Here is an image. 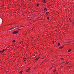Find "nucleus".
Listing matches in <instances>:
<instances>
[{
  "instance_id": "obj_1",
  "label": "nucleus",
  "mask_w": 74,
  "mask_h": 74,
  "mask_svg": "<svg viewBox=\"0 0 74 74\" xmlns=\"http://www.w3.org/2000/svg\"><path fill=\"white\" fill-rule=\"evenodd\" d=\"M54 67H55L54 66H52V67H51L50 69H49V70H51V69H52V68L53 69H54V71H53V72H55V71H56V70H55L56 68H54Z\"/></svg>"
},
{
  "instance_id": "obj_2",
  "label": "nucleus",
  "mask_w": 74,
  "mask_h": 74,
  "mask_svg": "<svg viewBox=\"0 0 74 74\" xmlns=\"http://www.w3.org/2000/svg\"><path fill=\"white\" fill-rule=\"evenodd\" d=\"M15 29V28H11V29L8 30V32H11V31H12V30H13L15 29Z\"/></svg>"
},
{
  "instance_id": "obj_3",
  "label": "nucleus",
  "mask_w": 74,
  "mask_h": 74,
  "mask_svg": "<svg viewBox=\"0 0 74 74\" xmlns=\"http://www.w3.org/2000/svg\"><path fill=\"white\" fill-rule=\"evenodd\" d=\"M18 32V31H14L13 32V34H16Z\"/></svg>"
},
{
  "instance_id": "obj_4",
  "label": "nucleus",
  "mask_w": 74,
  "mask_h": 74,
  "mask_svg": "<svg viewBox=\"0 0 74 74\" xmlns=\"http://www.w3.org/2000/svg\"><path fill=\"white\" fill-rule=\"evenodd\" d=\"M30 67H29L28 69H27V70L26 71V72H28L30 71Z\"/></svg>"
},
{
  "instance_id": "obj_5",
  "label": "nucleus",
  "mask_w": 74,
  "mask_h": 74,
  "mask_svg": "<svg viewBox=\"0 0 74 74\" xmlns=\"http://www.w3.org/2000/svg\"><path fill=\"white\" fill-rule=\"evenodd\" d=\"M64 47V45L62 46H61L59 48L60 49H62V48H63Z\"/></svg>"
},
{
  "instance_id": "obj_6",
  "label": "nucleus",
  "mask_w": 74,
  "mask_h": 74,
  "mask_svg": "<svg viewBox=\"0 0 74 74\" xmlns=\"http://www.w3.org/2000/svg\"><path fill=\"white\" fill-rule=\"evenodd\" d=\"M46 1L44 0H43V1L42 0V3H46V2H45Z\"/></svg>"
},
{
  "instance_id": "obj_7",
  "label": "nucleus",
  "mask_w": 74,
  "mask_h": 74,
  "mask_svg": "<svg viewBox=\"0 0 74 74\" xmlns=\"http://www.w3.org/2000/svg\"><path fill=\"white\" fill-rule=\"evenodd\" d=\"M71 51V49H70L68 50V52H70Z\"/></svg>"
},
{
  "instance_id": "obj_8",
  "label": "nucleus",
  "mask_w": 74,
  "mask_h": 74,
  "mask_svg": "<svg viewBox=\"0 0 74 74\" xmlns=\"http://www.w3.org/2000/svg\"><path fill=\"white\" fill-rule=\"evenodd\" d=\"M44 11H47V8H44Z\"/></svg>"
},
{
  "instance_id": "obj_9",
  "label": "nucleus",
  "mask_w": 74,
  "mask_h": 74,
  "mask_svg": "<svg viewBox=\"0 0 74 74\" xmlns=\"http://www.w3.org/2000/svg\"><path fill=\"white\" fill-rule=\"evenodd\" d=\"M23 72V71H21L19 73L20 74H22V73Z\"/></svg>"
},
{
  "instance_id": "obj_10",
  "label": "nucleus",
  "mask_w": 74,
  "mask_h": 74,
  "mask_svg": "<svg viewBox=\"0 0 74 74\" xmlns=\"http://www.w3.org/2000/svg\"><path fill=\"white\" fill-rule=\"evenodd\" d=\"M69 62H66V64H68V63H69Z\"/></svg>"
},
{
  "instance_id": "obj_11",
  "label": "nucleus",
  "mask_w": 74,
  "mask_h": 74,
  "mask_svg": "<svg viewBox=\"0 0 74 74\" xmlns=\"http://www.w3.org/2000/svg\"><path fill=\"white\" fill-rule=\"evenodd\" d=\"M58 46H60V43H58Z\"/></svg>"
},
{
  "instance_id": "obj_12",
  "label": "nucleus",
  "mask_w": 74,
  "mask_h": 74,
  "mask_svg": "<svg viewBox=\"0 0 74 74\" xmlns=\"http://www.w3.org/2000/svg\"><path fill=\"white\" fill-rule=\"evenodd\" d=\"M49 14V12H47L46 13V14Z\"/></svg>"
},
{
  "instance_id": "obj_13",
  "label": "nucleus",
  "mask_w": 74,
  "mask_h": 74,
  "mask_svg": "<svg viewBox=\"0 0 74 74\" xmlns=\"http://www.w3.org/2000/svg\"><path fill=\"white\" fill-rule=\"evenodd\" d=\"M15 40H13V41H12V42H15Z\"/></svg>"
},
{
  "instance_id": "obj_14",
  "label": "nucleus",
  "mask_w": 74,
  "mask_h": 74,
  "mask_svg": "<svg viewBox=\"0 0 74 74\" xmlns=\"http://www.w3.org/2000/svg\"><path fill=\"white\" fill-rule=\"evenodd\" d=\"M3 52H4L5 51V50H4V49H3L2 50Z\"/></svg>"
},
{
  "instance_id": "obj_15",
  "label": "nucleus",
  "mask_w": 74,
  "mask_h": 74,
  "mask_svg": "<svg viewBox=\"0 0 74 74\" xmlns=\"http://www.w3.org/2000/svg\"><path fill=\"white\" fill-rule=\"evenodd\" d=\"M49 17H48L47 18V19H49Z\"/></svg>"
},
{
  "instance_id": "obj_16",
  "label": "nucleus",
  "mask_w": 74,
  "mask_h": 74,
  "mask_svg": "<svg viewBox=\"0 0 74 74\" xmlns=\"http://www.w3.org/2000/svg\"><path fill=\"white\" fill-rule=\"evenodd\" d=\"M38 59H39V58H37L36 60H38Z\"/></svg>"
},
{
  "instance_id": "obj_17",
  "label": "nucleus",
  "mask_w": 74,
  "mask_h": 74,
  "mask_svg": "<svg viewBox=\"0 0 74 74\" xmlns=\"http://www.w3.org/2000/svg\"><path fill=\"white\" fill-rule=\"evenodd\" d=\"M36 5H37V6H39V5L38 4H37Z\"/></svg>"
},
{
  "instance_id": "obj_18",
  "label": "nucleus",
  "mask_w": 74,
  "mask_h": 74,
  "mask_svg": "<svg viewBox=\"0 0 74 74\" xmlns=\"http://www.w3.org/2000/svg\"><path fill=\"white\" fill-rule=\"evenodd\" d=\"M1 52H2V53H3V51L2 50Z\"/></svg>"
},
{
  "instance_id": "obj_19",
  "label": "nucleus",
  "mask_w": 74,
  "mask_h": 74,
  "mask_svg": "<svg viewBox=\"0 0 74 74\" xmlns=\"http://www.w3.org/2000/svg\"><path fill=\"white\" fill-rule=\"evenodd\" d=\"M26 59V58H23V59Z\"/></svg>"
},
{
  "instance_id": "obj_20",
  "label": "nucleus",
  "mask_w": 74,
  "mask_h": 74,
  "mask_svg": "<svg viewBox=\"0 0 74 74\" xmlns=\"http://www.w3.org/2000/svg\"><path fill=\"white\" fill-rule=\"evenodd\" d=\"M67 42V43H68L69 44V43H70V42Z\"/></svg>"
},
{
  "instance_id": "obj_21",
  "label": "nucleus",
  "mask_w": 74,
  "mask_h": 74,
  "mask_svg": "<svg viewBox=\"0 0 74 74\" xmlns=\"http://www.w3.org/2000/svg\"><path fill=\"white\" fill-rule=\"evenodd\" d=\"M19 27V26H17V27Z\"/></svg>"
},
{
  "instance_id": "obj_22",
  "label": "nucleus",
  "mask_w": 74,
  "mask_h": 74,
  "mask_svg": "<svg viewBox=\"0 0 74 74\" xmlns=\"http://www.w3.org/2000/svg\"><path fill=\"white\" fill-rule=\"evenodd\" d=\"M44 59V58H42V59Z\"/></svg>"
},
{
  "instance_id": "obj_23",
  "label": "nucleus",
  "mask_w": 74,
  "mask_h": 74,
  "mask_svg": "<svg viewBox=\"0 0 74 74\" xmlns=\"http://www.w3.org/2000/svg\"><path fill=\"white\" fill-rule=\"evenodd\" d=\"M44 61H43L42 62V63H44Z\"/></svg>"
},
{
  "instance_id": "obj_24",
  "label": "nucleus",
  "mask_w": 74,
  "mask_h": 74,
  "mask_svg": "<svg viewBox=\"0 0 74 74\" xmlns=\"http://www.w3.org/2000/svg\"><path fill=\"white\" fill-rule=\"evenodd\" d=\"M69 20H70V21H71V19H69Z\"/></svg>"
},
{
  "instance_id": "obj_25",
  "label": "nucleus",
  "mask_w": 74,
  "mask_h": 74,
  "mask_svg": "<svg viewBox=\"0 0 74 74\" xmlns=\"http://www.w3.org/2000/svg\"><path fill=\"white\" fill-rule=\"evenodd\" d=\"M26 60H24V61H26Z\"/></svg>"
},
{
  "instance_id": "obj_26",
  "label": "nucleus",
  "mask_w": 74,
  "mask_h": 74,
  "mask_svg": "<svg viewBox=\"0 0 74 74\" xmlns=\"http://www.w3.org/2000/svg\"><path fill=\"white\" fill-rule=\"evenodd\" d=\"M0 53H1V51H0Z\"/></svg>"
},
{
  "instance_id": "obj_27",
  "label": "nucleus",
  "mask_w": 74,
  "mask_h": 74,
  "mask_svg": "<svg viewBox=\"0 0 74 74\" xmlns=\"http://www.w3.org/2000/svg\"><path fill=\"white\" fill-rule=\"evenodd\" d=\"M36 68H35V69H36Z\"/></svg>"
},
{
  "instance_id": "obj_28",
  "label": "nucleus",
  "mask_w": 74,
  "mask_h": 74,
  "mask_svg": "<svg viewBox=\"0 0 74 74\" xmlns=\"http://www.w3.org/2000/svg\"><path fill=\"white\" fill-rule=\"evenodd\" d=\"M20 29H18V30H19Z\"/></svg>"
}]
</instances>
